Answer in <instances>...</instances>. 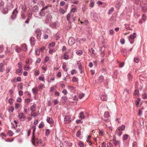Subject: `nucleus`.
Segmentation results:
<instances>
[{"instance_id": "nucleus-19", "label": "nucleus", "mask_w": 147, "mask_h": 147, "mask_svg": "<svg viewBox=\"0 0 147 147\" xmlns=\"http://www.w3.org/2000/svg\"><path fill=\"white\" fill-rule=\"evenodd\" d=\"M46 14V12L44 11H41L39 12V15L40 16L41 18L44 17L45 16Z\"/></svg>"}, {"instance_id": "nucleus-7", "label": "nucleus", "mask_w": 147, "mask_h": 147, "mask_svg": "<svg viewBox=\"0 0 147 147\" xmlns=\"http://www.w3.org/2000/svg\"><path fill=\"white\" fill-rule=\"evenodd\" d=\"M36 126L35 125H33L30 129V130L32 129H33V130L32 131V140H35V137L34 135L35 132L36 130Z\"/></svg>"}, {"instance_id": "nucleus-1", "label": "nucleus", "mask_w": 147, "mask_h": 147, "mask_svg": "<svg viewBox=\"0 0 147 147\" xmlns=\"http://www.w3.org/2000/svg\"><path fill=\"white\" fill-rule=\"evenodd\" d=\"M90 17L91 19L95 21H99V17L98 14L95 12H92L90 13Z\"/></svg>"}, {"instance_id": "nucleus-5", "label": "nucleus", "mask_w": 147, "mask_h": 147, "mask_svg": "<svg viewBox=\"0 0 147 147\" xmlns=\"http://www.w3.org/2000/svg\"><path fill=\"white\" fill-rule=\"evenodd\" d=\"M18 13L17 8H16L13 11L12 15L11 16V19L12 20L15 19L16 16L17 14Z\"/></svg>"}, {"instance_id": "nucleus-21", "label": "nucleus", "mask_w": 147, "mask_h": 147, "mask_svg": "<svg viewBox=\"0 0 147 147\" xmlns=\"http://www.w3.org/2000/svg\"><path fill=\"white\" fill-rule=\"evenodd\" d=\"M113 142L115 146H118L119 145V141L116 140L115 138V140L114 139L113 140Z\"/></svg>"}, {"instance_id": "nucleus-25", "label": "nucleus", "mask_w": 147, "mask_h": 147, "mask_svg": "<svg viewBox=\"0 0 147 147\" xmlns=\"http://www.w3.org/2000/svg\"><path fill=\"white\" fill-rule=\"evenodd\" d=\"M104 47H102L100 49V53L102 56L103 57L104 55Z\"/></svg>"}, {"instance_id": "nucleus-10", "label": "nucleus", "mask_w": 147, "mask_h": 147, "mask_svg": "<svg viewBox=\"0 0 147 147\" xmlns=\"http://www.w3.org/2000/svg\"><path fill=\"white\" fill-rule=\"evenodd\" d=\"M32 143L33 145H34V142L35 141H36L37 142V143L38 144H40L42 143V140L40 139H39L38 138H36L35 137V140H32Z\"/></svg>"}, {"instance_id": "nucleus-2", "label": "nucleus", "mask_w": 147, "mask_h": 147, "mask_svg": "<svg viewBox=\"0 0 147 147\" xmlns=\"http://www.w3.org/2000/svg\"><path fill=\"white\" fill-rule=\"evenodd\" d=\"M52 19V17L50 14H48L47 15L45 18V23L46 24H47L51 22Z\"/></svg>"}, {"instance_id": "nucleus-15", "label": "nucleus", "mask_w": 147, "mask_h": 147, "mask_svg": "<svg viewBox=\"0 0 147 147\" xmlns=\"http://www.w3.org/2000/svg\"><path fill=\"white\" fill-rule=\"evenodd\" d=\"M121 51L123 55L124 56H126L127 55V51L126 49H122L121 50Z\"/></svg>"}, {"instance_id": "nucleus-20", "label": "nucleus", "mask_w": 147, "mask_h": 147, "mask_svg": "<svg viewBox=\"0 0 147 147\" xmlns=\"http://www.w3.org/2000/svg\"><path fill=\"white\" fill-rule=\"evenodd\" d=\"M7 9L8 10H11L13 7V5L12 3H9L8 4Z\"/></svg>"}, {"instance_id": "nucleus-62", "label": "nucleus", "mask_w": 147, "mask_h": 147, "mask_svg": "<svg viewBox=\"0 0 147 147\" xmlns=\"http://www.w3.org/2000/svg\"><path fill=\"white\" fill-rule=\"evenodd\" d=\"M77 73L75 69H73L71 71V74L72 75H73L74 73Z\"/></svg>"}, {"instance_id": "nucleus-33", "label": "nucleus", "mask_w": 147, "mask_h": 147, "mask_svg": "<svg viewBox=\"0 0 147 147\" xmlns=\"http://www.w3.org/2000/svg\"><path fill=\"white\" fill-rule=\"evenodd\" d=\"M114 11V8L113 7L111 8L109 10L108 13L109 14H111L113 11Z\"/></svg>"}, {"instance_id": "nucleus-12", "label": "nucleus", "mask_w": 147, "mask_h": 147, "mask_svg": "<svg viewBox=\"0 0 147 147\" xmlns=\"http://www.w3.org/2000/svg\"><path fill=\"white\" fill-rule=\"evenodd\" d=\"M88 51L90 53V55L91 56L93 57L95 56V54L94 53L95 51L93 49L91 48L89 49Z\"/></svg>"}, {"instance_id": "nucleus-64", "label": "nucleus", "mask_w": 147, "mask_h": 147, "mask_svg": "<svg viewBox=\"0 0 147 147\" xmlns=\"http://www.w3.org/2000/svg\"><path fill=\"white\" fill-rule=\"evenodd\" d=\"M133 147H137V144L136 142H133Z\"/></svg>"}, {"instance_id": "nucleus-55", "label": "nucleus", "mask_w": 147, "mask_h": 147, "mask_svg": "<svg viewBox=\"0 0 147 147\" xmlns=\"http://www.w3.org/2000/svg\"><path fill=\"white\" fill-rule=\"evenodd\" d=\"M94 6V3L93 1H91L90 4V6L91 7H93Z\"/></svg>"}, {"instance_id": "nucleus-14", "label": "nucleus", "mask_w": 147, "mask_h": 147, "mask_svg": "<svg viewBox=\"0 0 147 147\" xmlns=\"http://www.w3.org/2000/svg\"><path fill=\"white\" fill-rule=\"evenodd\" d=\"M64 121H68V122H69L71 121V118L70 116L68 115L65 116L64 119Z\"/></svg>"}, {"instance_id": "nucleus-6", "label": "nucleus", "mask_w": 147, "mask_h": 147, "mask_svg": "<svg viewBox=\"0 0 147 147\" xmlns=\"http://www.w3.org/2000/svg\"><path fill=\"white\" fill-rule=\"evenodd\" d=\"M35 33L36 34L37 38L38 39H40L41 35V32L39 28L36 29L35 30Z\"/></svg>"}, {"instance_id": "nucleus-11", "label": "nucleus", "mask_w": 147, "mask_h": 147, "mask_svg": "<svg viewBox=\"0 0 147 147\" xmlns=\"http://www.w3.org/2000/svg\"><path fill=\"white\" fill-rule=\"evenodd\" d=\"M18 116L20 118V119L21 121H24L25 120V117L22 113H20L19 114Z\"/></svg>"}, {"instance_id": "nucleus-54", "label": "nucleus", "mask_w": 147, "mask_h": 147, "mask_svg": "<svg viewBox=\"0 0 147 147\" xmlns=\"http://www.w3.org/2000/svg\"><path fill=\"white\" fill-rule=\"evenodd\" d=\"M128 135L127 134L124 135L123 136V139L124 140H126L128 138Z\"/></svg>"}, {"instance_id": "nucleus-56", "label": "nucleus", "mask_w": 147, "mask_h": 147, "mask_svg": "<svg viewBox=\"0 0 147 147\" xmlns=\"http://www.w3.org/2000/svg\"><path fill=\"white\" fill-rule=\"evenodd\" d=\"M114 30L113 29H111L109 30V34L110 35H112L113 34Z\"/></svg>"}, {"instance_id": "nucleus-44", "label": "nucleus", "mask_w": 147, "mask_h": 147, "mask_svg": "<svg viewBox=\"0 0 147 147\" xmlns=\"http://www.w3.org/2000/svg\"><path fill=\"white\" fill-rule=\"evenodd\" d=\"M35 108V107L34 105H33L32 106H31L30 109L31 111H34V109Z\"/></svg>"}, {"instance_id": "nucleus-39", "label": "nucleus", "mask_w": 147, "mask_h": 147, "mask_svg": "<svg viewBox=\"0 0 147 147\" xmlns=\"http://www.w3.org/2000/svg\"><path fill=\"white\" fill-rule=\"evenodd\" d=\"M80 117L82 119H83L84 118V114L83 112H81L80 113Z\"/></svg>"}, {"instance_id": "nucleus-59", "label": "nucleus", "mask_w": 147, "mask_h": 147, "mask_svg": "<svg viewBox=\"0 0 147 147\" xmlns=\"http://www.w3.org/2000/svg\"><path fill=\"white\" fill-rule=\"evenodd\" d=\"M8 9L7 8L4 9V11H3V13L4 14H6L8 13Z\"/></svg>"}, {"instance_id": "nucleus-35", "label": "nucleus", "mask_w": 147, "mask_h": 147, "mask_svg": "<svg viewBox=\"0 0 147 147\" xmlns=\"http://www.w3.org/2000/svg\"><path fill=\"white\" fill-rule=\"evenodd\" d=\"M80 23L81 24H83L84 25H86L88 22V21L87 20H85L83 22L80 21Z\"/></svg>"}, {"instance_id": "nucleus-23", "label": "nucleus", "mask_w": 147, "mask_h": 147, "mask_svg": "<svg viewBox=\"0 0 147 147\" xmlns=\"http://www.w3.org/2000/svg\"><path fill=\"white\" fill-rule=\"evenodd\" d=\"M101 100L103 101H106L107 99V96L106 95H103L100 97Z\"/></svg>"}, {"instance_id": "nucleus-57", "label": "nucleus", "mask_w": 147, "mask_h": 147, "mask_svg": "<svg viewBox=\"0 0 147 147\" xmlns=\"http://www.w3.org/2000/svg\"><path fill=\"white\" fill-rule=\"evenodd\" d=\"M39 79L42 81H45L44 78L42 76H39L38 78Z\"/></svg>"}, {"instance_id": "nucleus-27", "label": "nucleus", "mask_w": 147, "mask_h": 147, "mask_svg": "<svg viewBox=\"0 0 147 147\" xmlns=\"http://www.w3.org/2000/svg\"><path fill=\"white\" fill-rule=\"evenodd\" d=\"M15 49L16 51L18 53H20L21 51V49L18 46H16V47Z\"/></svg>"}, {"instance_id": "nucleus-40", "label": "nucleus", "mask_w": 147, "mask_h": 147, "mask_svg": "<svg viewBox=\"0 0 147 147\" xmlns=\"http://www.w3.org/2000/svg\"><path fill=\"white\" fill-rule=\"evenodd\" d=\"M140 101V99L138 98L135 102L136 103V105L137 107H138L139 106L138 105L139 104Z\"/></svg>"}, {"instance_id": "nucleus-51", "label": "nucleus", "mask_w": 147, "mask_h": 147, "mask_svg": "<svg viewBox=\"0 0 147 147\" xmlns=\"http://www.w3.org/2000/svg\"><path fill=\"white\" fill-rule=\"evenodd\" d=\"M62 92L65 95H66L68 93L66 89H64Z\"/></svg>"}, {"instance_id": "nucleus-22", "label": "nucleus", "mask_w": 147, "mask_h": 147, "mask_svg": "<svg viewBox=\"0 0 147 147\" xmlns=\"http://www.w3.org/2000/svg\"><path fill=\"white\" fill-rule=\"evenodd\" d=\"M22 50L24 52H26L27 50V46L25 45H23L22 47Z\"/></svg>"}, {"instance_id": "nucleus-31", "label": "nucleus", "mask_w": 147, "mask_h": 147, "mask_svg": "<svg viewBox=\"0 0 147 147\" xmlns=\"http://www.w3.org/2000/svg\"><path fill=\"white\" fill-rule=\"evenodd\" d=\"M64 59H65L67 60L69 59V55L68 54H66V55H65V53L64 54L63 56Z\"/></svg>"}, {"instance_id": "nucleus-9", "label": "nucleus", "mask_w": 147, "mask_h": 147, "mask_svg": "<svg viewBox=\"0 0 147 147\" xmlns=\"http://www.w3.org/2000/svg\"><path fill=\"white\" fill-rule=\"evenodd\" d=\"M75 40L73 37L70 38L68 40V44L69 45L71 46L75 43Z\"/></svg>"}, {"instance_id": "nucleus-50", "label": "nucleus", "mask_w": 147, "mask_h": 147, "mask_svg": "<svg viewBox=\"0 0 147 147\" xmlns=\"http://www.w3.org/2000/svg\"><path fill=\"white\" fill-rule=\"evenodd\" d=\"M84 93H81L79 94V97L80 99H81L84 96Z\"/></svg>"}, {"instance_id": "nucleus-61", "label": "nucleus", "mask_w": 147, "mask_h": 147, "mask_svg": "<svg viewBox=\"0 0 147 147\" xmlns=\"http://www.w3.org/2000/svg\"><path fill=\"white\" fill-rule=\"evenodd\" d=\"M125 42V39L124 38H121L120 40V42L122 44H124Z\"/></svg>"}, {"instance_id": "nucleus-13", "label": "nucleus", "mask_w": 147, "mask_h": 147, "mask_svg": "<svg viewBox=\"0 0 147 147\" xmlns=\"http://www.w3.org/2000/svg\"><path fill=\"white\" fill-rule=\"evenodd\" d=\"M35 40L34 37H32L30 38V42L31 46H33L35 45Z\"/></svg>"}, {"instance_id": "nucleus-60", "label": "nucleus", "mask_w": 147, "mask_h": 147, "mask_svg": "<svg viewBox=\"0 0 147 147\" xmlns=\"http://www.w3.org/2000/svg\"><path fill=\"white\" fill-rule=\"evenodd\" d=\"M142 9L144 12L147 11V8L146 7H142Z\"/></svg>"}, {"instance_id": "nucleus-47", "label": "nucleus", "mask_w": 147, "mask_h": 147, "mask_svg": "<svg viewBox=\"0 0 147 147\" xmlns=\"http://www.w3.org/2000/svg\"><path fill=\"white\" fill-rule=\"evenodd\" d=\"M14 139L13 138H7V139L5 140V141L7 142H11Z\"/></svg>"}, {"instance_id": "nucleus-8", "label": "nucleus", "mask_w": 147, "mask_h": 147, "mask_svg": "<svg viewBox=\"0 0 147 147\" xmlns=\"http://www.w3.org/2000/svg\"><path fill=\"white\" fill-rule=\"evenodd\" d=\"M45 49V48L44 47H42L40 49H35V52L36 54L37 55H39L40 54V52H43L44 50Z\"/></svg>"}, {"instance_id": "nucleus-45", "label": "nucleus", "mask_w": 147, "mask_h": 147, "mask_svg": "<svg viewBox=\"0 0 147 147\" xmlns=\"http://www.w3.org/2000/svg\"><path fill=\"white\" fill-rule=\"evenodd\" d=\"M81 135V131L80 130H79L77 131L76 133V136L78 137H79Z\"/></svg>"}, {"instance_id": "nucleus-32", "label": "nucleus", "mask_w": 147, "mask_h": 147, "mask_svg": "<svg viewBox=\"0 0 147 147\" xmlns=\"http://www.w3.org/2000/svg\"><path fill=\"white\" fill-rule=\"evenodd\" d=\"M134 61L136 63H138L139 61V58L138 57H136L134 58Z\"/></svg>"}, {"instance_id": "nucleus-42", "label": "nucleus", "mask_w": 147, "mask_h": 147, "mask_svg": "<svg viewBox=\"0 0 147 147\" xmlns=\"http://www.w3.org/2000/svg\"><path fill=\"white\" fill-rule=\"evenodd\" d=\"M18 67L20 69H22V63L21 62H19L18 63Z\"/></svg>"}, {"instance_id": "nucleus-17", "label": "nucleus", "mask_w": 147, "mask_h": 147, "mask_svg": "<svg viewBox=\"0 0 147 147\" xmlns=\"http://www.w3.org/2000/svg\"><path fill=\"white\" fill-rule=\"evenodd\" d=\"M125 126L124 125H122L118 128V130L119 131H122L125 130Z\"/></svg>"}, {"instance_id": "nucleus-29", "label": "nucleus", "mask_w": 147, "mask_h": 147, "mask_svg": "<svg viewBox=\"0 0 147 147\" xmlns=\"http://www.w3.org/2000/svg\"><path fill=\"white\" fill-rule=\"evenodd\" d=\"M104 117L107 118H108L110 117L109 113L108 112H105L104 114Z\"/></svg>"}, {"instance_id": "nucleus-52", "label": "nucleus", "mask_w": 147, "mask_h": 147, "mask_svg": "<svg viewBox=\"0 0 147 147\" xmlns=\"http://www.w3.org/2000/svg\"><path fill=\"white\" fill-rule=\"evenodd\" d=\"M55 51V49H50L49 50V52L50 54H51L53 52H54Z\"/></svg>"}, {"instance_id": "nucleus-46", "label": "nucleus", "mask_w": 147, "mask_h": 147, "mask_svg": "<svg viewBox=\"0 0 147 147\" xmlns=\"http://www.w3.org/2000/svg\"><path fill=\"white\" fill-rule=\"evenodd\" d=\"M142 20L144 21H145L146 20V16L144 14L142 16Z\"/></svg>"}, {"instance_id": "nucleus-53", "label": "nucleus", "mask_w": 147, "mask_h": 147, "mask_svg": "<svg viewBox=\"0 0 147 147\" xmlns=\"http://www.w3.org/2000/svg\"><path fill=\"white\" fill-rule=\"evenodd\" d=\"M71 14L70 13L68 14L67 16V20L68 21H69L71 17Z\"/></svg>"}, {"instance_id": "nucleus-49", "label": "nucleus", "mask_w": 147, "mask_h": 147, "mask_svg": "<svg viewBox=\"0 0 147 147\" xmlns=\"http://www.w3.org/2000/svg\"><path fill=\"white\" fill-rule=\"evenodd\" d=\"M4 4V2L2 0H0V7L3 6Z\"/></svg>"}, {"instance_id": "nucleus-38", "label": "nucleus", "mask_w": 147, "mask_h": 147, "mask_svg": "<svg viewBox=\"0 0 147 147\" xmlns=\"http://www.w3.org/2000/svg\"><path fill=\"white\" fill-rule=\"evenodd\" d=\"M132 1H135L136 4L137 5H139L141 3L140 0H132Z\"/></svg>"}, {"instance_id": "nucleus-36", "label": "nucleus", "mask_w": 147, "mask_h": 147, "mask_svg": "<svg viewBox=\"0 0 147 147\" xmlns=\"http://www.w3.org/2000/svg\"><path fill=\"white\" fill-rule=\"evenodd\" d=\"M83 52L81 50H79L78 51L76 52L77 54L79 55H80L82 54Z\"/></svg>"}, {"instance_id": "nucleus-30", "label": "nucleus", "mask_w": 147, "mask_h": 147, "mask_svg": "<svg viewBox=\"0 0 147 147\" xmlns=\"http://www.w3.org/2000/svg\"><path fill=\"white\" fill-rule=\"evenodd\" d=\"M14 110V108L13 107H11L8 109V111L9 113L12 112Z\"/></svg>"}, {"instance_id": "nucleus-43", "label": "nucleus", "mask_w": 147, "mask_h": 147, "mask_svg": "<svg viewBox=\"0 0 147 147\" xmlns=\"http://www.w3.org/2000/svg\"><path fill=\"white\" fill-rule=\"evenodd\" d=\"M22 8L24 11H26L27 9V7L25 5H22Z\"/></svg>"}, {"instance_id": "nucleus-34", "label": "nucleus", "mask_w": 147, "mask_h": 147, "mask_svg": "<svg viewBox=\"0 0 147 147\" xmlns=\"http://www.w3.org/2000/svg\"><path fill=\"white\" fill-rule=\"evenodd\" d=\"M128 80L129 81L132 80V76L130 74H129L128 75Z\"/></svg>"}, {"instance_id": "nucleus-18", "label": "nucleus", "mask_w": 147, "mask_h": 147, "mask_svg": "<svg viewBox=\"0 0 147 147\" xmlns=\"http://www.w3.org/2000/svg\"><path fill=\"white\" fill-rule=\"evenodd\" d=\"M39 10V7L37 6H34L32 9V10L33 12H37Z\"/></svg>"}, {"instance_id": "nucleus-37", "label": "nucleus", "mask_w": 147, "mask_h": 147, "mask_svg": "<svg viewBox=\"0 0 147 147\" xmlns=\"http://www.w3.org/2000/svg\"><path fill=\"white\" fill-rule=\"evenodd\" d=\"M55 43L54 42H52L50 43L49 44V46L50 47H53L55 46Z\"/></svg>"}, {"instance_id": "nucleus-24", "label": "nucleus", "mask_w": 147, "mask_h": 147, "mask_svg": "<svg viewBox=\"0 0 147 147\" xmlns=\"http://www.w3.org/2000/svg\"><path fill=\"white\" fill-rule=\"evenodd\" d=\"M104 80V77L102 76H101L99 77L98 82L100 83H101Z\"/></svg>"}, {"instance_id": "nucleus-28", "label": "nucleus", "mask_w": 147, "mask_h": 147, "mask_svg": "<svg viewBox=\"0 0 147 147\" xmlns=\"http://www.w3.org/2000/svg\"><path fill=\"white\" fill-rule=\"evenodd\" d=\"M26 18L25 13L22 12L21 14V18L22 19H25Z\"/></svg>"}, {"instance_id": "nucleus-58", "label": "nucleus", "mask_w": 147, "mask_h": 147, "mask_svg": "<svg viewBox=\"0 0 147 147\" xmlns=\"http://www.w3.org/2000/svg\"><path fill=\"white\" fill-rule=\"evenodd\" d=\"M8 133L10 136H12L13 135V132L11 130L9 131L8 132Z\"/></svg>"}, {"instance_id": "nucleus-16", "label": "nucleus", "mask_w": 147, "mask_h": 147, "mask_svg": "<svg viewBox=\"0 0 147 147\" xmlns=\"http://www.w3.org/2000/svg\"><path fill=\"white\" fill-rule=\"evenodd\" d=\"M47 121L48 123L51 124H52L54 123V121L52 119L48 117H47Z\"/></svg>"}, {"instance_id": "nucleus-4", "label": "nucleus", "mask_w": 147, "mask_h": 147, "mask_svg": "<svg viewBox=\"0 0 147 147\" xmlns=\"http://www.w3.org/2000/svg\"><path fill=\"white\" fill-rule=\"evenodd\" d=\"M50 27L52 28H55L56 29L59 27V23L57 21H55L53 24L50 25Z\"/></svg>"}, {"instance_id": "nucleus-26", "label": "nucleus", "mask_w": 147, "mask_h": 147, "mask_svg": "<svg viewBox=\"0 0 147 147\" xmlns=\"http://www.w3.org/2000/svg\"><path fill=\"white\" fill-rule=\"evenodd\" d=\"M23 72V69H18L16 70V73L18 74L19 73H22Z\"/></svg>"}, {"instance_id": "nucleus-41", "label": "nucleus", "mask_w": 147, "mask_h": 147, "mask_svg": "<svg viewBox=\"0 0 147 147\" xmlns=\"http://www.w3.org/2000/svg\"><path fill=\"white\" fill-rule=\"evenodd\" d=\"M50 130L48 129H47L46 130V132L45 133L46 135L47 136H48L50 134Z\"/></svg>"}, {"instance_id": "nucleus-3", "label": "nucleus", "mask_w": 147, "mask_h": 147, "mask_svg": "<svg viewBox=\"0 0 147 147\" xmlns=\"http://www.w3.org/2000/svg\"><path fill=\"white\" fill-rule=\"evenodd\" d=\"M136 34L134 33L132 34H131L129 37V40L131 44H133L134 42V39L136 37Z\"/></svg>"}, {"instance_id": "nucleus-63", "label": "nucleus", "mask_w": 147, "mask_h": 147, "mask_svg": "<svg viewBox=\"0 0 147 147\" xmlns=\"http://www.w3.org/2000/svg\"><path fill=\"white\" fill-rule=\"evenodd\" d=\"M37 115V114L36 113H33L32 114L31 113V116L33 117H36Z\"/></svg>"}, {"instance_id": "nucleus-48", "label": "nucleus", "mask_w": 147, "mask_h": 147, "mask_svg": "<svg viewBox=\"0 0 147 147\" xmlns=\"http://www.w3.org/2000/svg\"><path fill=\"white\" fill-rule=\"evenodd\" d=\"M18 87L20 89L22 90L23 88V85L22 83L18 85Z\"/></svg>"}]
</instances>
